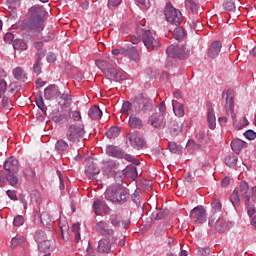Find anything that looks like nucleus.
<instances>
[{
	"mask_svg": "<svg viewBox=\"0 0 256 256\" xmlns=\"http://www.w3.org/2000/svg\"><path fill=\"white\" fill-rule=\"evenodd\" d=\"M222 99L224 101V107L227 113H229L230 111L231 119L236 129L238 131H241V129H245V127L249 125V120H247V117H242L239 123H237V116L235 115V102H234L233 94L229 91H226V92L224 91L222 92Z\"/></svg>",
	"mask_w": 256,
	"mask_h": 256,
	"instance_id": "1",
	"label": "nucleus"
},
{
	"mask_svg": "<svg viewBox=\"0 0 256 256\" xmlns=\"http://www.w3.org/2000/svg\"><path fill=\"white\" fill-rule=\"evenodd\" d=\"M104 197L107 201H111V203L123 205L129 199V192L120 185H112L106 189Z\"/></svg>",
	"mask_w": 256,
	"mask_h": 256,
	"instance_id": "2",
	"label": "nucleus"
},
{
	"mask_svg": "<svg viewBox=\"0 0 256 256\" xmlns=\"http://www.w3.org/2000/svg\"><path fill=\"white\" fill-rule=\"evenodd\" d=\"M230 201L233 207H239L241 201H244L245 205H249L251 201L249 184L245 181L240 182L239 186L230 195Z\"/></svg>",
	"mask_w": 256,
	"mask_h": 256,
	"instance_id": "3",
	"label": "nucleus"
},
{
	"mask_svg": "<svg viewBox=\"0 0 256 256\" xmlns=\"http://www.w3.org/2000/svg\"><path fill=\"white\" fill-rule=\"evenodd\" d=\"M96 66L100 68L102 73L109 79L110 81H123L125 80V75L123 72L117 70L111 63L107 60L98 59L95 61Z\"/></svg>",
	"mask_w": 256,
	"mask_h": 256,
	"instance_id": "4",
	"label": "nucleus"
},
{
	"mask_svg": "<svg viewBox=\"0 0 256 256\" xmlns=\"http://www.w3.org/2000/svg\"><path fill=\"white\" fill-rule=\"evenodd\" d=\"M85 127L81 124H71L66 132V139L72 145H79L85 140Z\"/></svg>",
	"mask_w": 256,
	"mask_h": 256,
	"instance_id": "5",
	"label": "nucleus"
},
{
	"mask_svg": "<svg viewBox=\"0 0 256 256\" xmlns=\"http://www.w3.org/2000/svg\"><path fill=\"white\" fill-rule=\"evenodd\" d=\"M106 153L109 157H115L116 159H125V161H128L129 163H133V165H140L141 162L137 160L135 157L125 154L123 149L109 145L106 147Z\"/></svg>",
	"mask_w": 256,
	"mask_h": 256,
	"instance_id": "6",
	"label": "nucleus"
},
{
	"mask_svg": "<svg viewBox=\"0 0 256 256\" xmlns=\"http://www.w3.org/2000/svg\"><path fill=\"white\" fill-rule=\"evenodd\" d=\"M166 53L172 59H187L191 55V49L185 45L172 44L166 49Z\"/></svg>",
	"mask_w": 256,
	"mask_h": 256,
	"instance_id": "7",
	"label": "nucleus"
},
{
	"mask_svg": "<svg viewBox=\"0 0 256 256\" xmlns=\"http://www.w3.org/2000/svg\"><path fill=\"white\" fill-rule=\"evenodd\" d=\"M208 225L209 227H214V229L218 231V233H227V231H229V229L233 227V223L227 221L223 217L217 218V216L215 215H212L209 218Z\"/></svg>",
	"mask_w": 256,
	"mask_h": 256,
	"instance_id": "8",
	"label": "nucleus"
},
{
	"mask_svg": "<svg viewBox=\"0 0 256 256\" xmlns=\"http://www.w3.org/2000/svg\"><path fill=\"white\" fill-rule=\"evenodd\" d=\"M165 17L171 25H181V23H183V14L175 7H172L171 4L166 5Z\"/></svg>",
	"mask_w": 256,
	"mask_h": 256,
	"instance_id": "9",
	"label": "nucleus"
},
{
	"mask_svg": "<svg viewBox=\"0 0 256 256\" xmlns=\"http://www.w3.org/2000/svg\"><path fill=\"white\" fill-rule=\"evenodd\" d=\"M142 41L146 49L149 51H155V49H159V47H161V42L153 37L151 30H144L142 33Z\"/></svg>",
	"mask_w": 256,
	"mask_h": 256,
	"instance_id": "10",
	"label": "nucleus"
},
{
	"mask_svg": "<svg viewBox=\"0 0 256 256\" xmlns=\"http://www.w3.org/2000/svg\"><path fill=\"white\" fill-rule=\"evenodd\" d=\"M127 140L129 141L131 147L133 149H137L138 151L141 149H147V142L139 133L132 132L127 135Z\"/></svg>",
	"mask_w": 256,
	"mask_h": 256,
	"instance_id": "11",
	"label": "nucleus"
},
{
	"mask_svg": "<svg viewBox=\"0 0 256 256\" xmlns=\"http://www.w3.org/2000/svg\"><path fill=\"white\" fill-rule=\"evenodd\" d=\"M190 218L194 223H206L207 222V210L203 206H197L190 212Z\"/></svg>",
	"mask_w": 256,
	"mask_h": 256,
	"instance_id": "12",
	"label": "nucleus"
},
{
	"mask_svg": "<svg viewBox=\"0 0 256 256\" xmlns=\"http://www.w3.org/2000/svg\"><path fill=\"white\" fill-rule=\"evenodd\" d=\"M148 125H151L154 129H165V125H167V121H165V114H152L148 119Z\"/></svg>",
	"mask_w": 256,
	"mask_h": 256,
	"instance_id": "13",
	"label": "nucleus"
},
{
	"mask_svg": "<svg viewBox=\"0 0 256 256\" xmlns=\"http://www.w3.org/2000/svg\"><path fill=\"white\" fill-rule=\"evenodd\" d=\"M44 23L45 20L28 18L27 22L25 23V27L28 29V31H32V33H41V31L45 29Z\"/></svg>",
	"mask_w": 256,
	"mask_h": 256,
	"instance_id": "14",
	"label": "nucleus"
},
{
	"mask_svg": "<svg viewBox=\"0 0 256 256\" xmlns=\"http://www.w3.org/2000/svg\"><path fill=\"white\" fill-rule=\"evenodd\" d=\"M136 105L139 111H151L153 109V100L144 94H140L136 97Z\"/></svg>",
	"mask_w": 256,
	"mask_h": 256,
	"instance_id": "15",
	"label": "nucleus"
},
{
	"mask_svg": "<svg viewBox=\"0 0 256 256\" xmlns=\"http://www.w3.org/2000/svg\"><path fill=\"white\" fill-rule=\"evenodd\" d=\"M46 15L47 12L45 11V8L40 5H34L28 10V19H38L45 21Z\"/></svg>",
	"mask_w": 256,
	"mask_h": 256,
	"instance_id": "16",
	"label": "nucleus"
},
{
	"mask_svg": "<svg viewBox=\"0 0 256 256\" xmlns=\"http://www.w3.org/2000/svg\"><path fill=\"white\" fill-rule=\"evenodd\" d=\"M95 230L99 235H102L103 237H113V235H115V231L109 228V223L103 220L96 223Z\"/></svg>",
	"mask_w": 256,
	"mask_h": 256,
	"instance_id": "17",
	"label": "nucleus"
},
{
	"mask_svg": "<svg viewBox=\"0 0 256 256\" xmlns=\"http://www.w3.org/2000/svg\"><path fill=\"white\" fill-rule=\"evenodd\" d=\"M99 173H101L99 166H97L92 159H89L85 168L86 177H88V179H95L96 175H99Z\"/></svg>",
	"mask_w": 256,
	"mask_h": 256,
	"instance_id": "18",
	"label": "nucleus"
},
{
	"mask_svg": "<svg viewBox=\"0 0 256 256\" xmlns=\"http://www.w3.org/2000/svg\"><path fill=\"white\" fill-rule=\"evenodd\" d=\"M7 92V82L5 80H0V99H2V105L5 109H11V98L5 93Z\"/></svg>",
	"mask_w": 256,
	"mask_h": 256,
	"instance_id": "19",
	"label": "nucleus"
},
{
	"mask_svg": "<svg viewBox=\"0 0 256 256\" xmlns=\"http://www.w3.org/2000/svg\"><path fill=\"white\" fill-rule=\"evenodd\" d=\"M4 169L11 175H14V173H19V160H17L15 157L6 159L4 162Z\"/></svg>",
	"mask_w": 256,
	"mask_h": 256,
	"instance_id": "20",
	"label": "nucleus"
},
{
	"mask_svg": "<svg viewBox=\"0 0 256 256\" xmlns=\"http://www.w3.org/2000/svg\"><path fill=\"white\" fill-rule=\"evenodd\" d=\"M222 47L223 44L221 43V41L216 40L212 42L207 52L208 59H216V57H219V53H221Z\"/></svg>",
	"mask_w": 256,
	"mask_h": 256,
	"instance_id": "21",
	"label": "nucleus"
},
{
	"mask_svg": "<svg viewBox=\"0 0 256 256\" xmlns=\"http://www.w3.org/2000/svg\"><path fill=\"white\" fill-rule=\"evenodd\" d=\"M92 209L95 215H101L103 211H107V209H109V206H107V202H105L103 198H97L93 202Z\"/></svg>",
	"mask_w": 256,
	"mask_h": 256,
	"instance_id": "22",
	"label": "nucleus"
},
{
	"mask_svg": "<svg viewBox=\"0 0 256 256\" xmlns=\"http://www.w3.org/2000/svg\"><path fill=\"white\" fill-rule=\"evenodd\" d=\"M207 123L209 129H215L217 127V118L215 117V110L211 103L207 104Z\"/></svg>",
	"mask_w": 256,
	"mask_h": 256,
	"instance_id": "23",
	"label": "nucleus"
},
{
	"mask_svg": "<svg viewBox=\"0 0 256 256\" xmlns=\"http://www.w3.org/2000/svg\"><path fill=\"white\" fill-rule=\"evenodd\" d=\"M44 97L51 101V99H56V97H61V92L59 91V87L53 84L45 88Z\"/></svg>",
	"mask_w": 256,
	"mask_h": 256,
	"instance_id": "24",
	"label": "nucleus"
},
{
	"mask_svg": "<svg viewBox=\"0 0 256 256\" xmlns=\"http://www.w3.org/2000/svg\"><path fill=\"white\" fill-rule=\"evenodd\" d=\"M71 148V144L67 143L64 139H59L55 144V151L59 153V155H63V153L69 151Z\"/></svg>",
	"mask_w": 256,
	"mask_h": 256,
	"instance_id": "25",
	"label": "nucleus"
},
{
	"mask_svg": "<svg viewBox=\"0 0 256 256\" xmlns=\"http://www.w3.org/2000/svg\"><path fill=\"white\" fill-rule=\"evenodd\" d=\"M168 129L172 137H177L183 131V125H180L176 120H172L168 125Z\"/></svg>",
	"mask_w": 256,
	"mask_h": 256,
	"instance_id": "26",
	"label": "nucleus"
},
{
	"mask_svg": "<svg viewBox=\"0 0 256 256\" xmlns=\"http://www.w3.org/2000/svg\"><path fill=\"white\" fill-rule=\"evenodd\" d=\"M111 247H112V244H111V241H109V239L107 238H104V239H101L99 242H98V253H111Z\"/></svg>",
	"mask_w": 256,
	"mask_h": 256,
	"instance_id": "27",
	"label": "nucleus"
},
{
	"mask_svg": "<svg viewBox=\"0 0 256 256\" xmlns=\"http://www.w3.org/2000/svg\"><path fill=\"white\" fill-rule=\"evenodd\" d=\"M245 147H247V143L241 139H234L231 142V149L236 153V155H239Z\"/></svg>",
	"mask_w": 256,
	"mask_h": 256,
	"instance_id": "28",
	"label": "nucleus"
},
{
	"mask_svg": "<svg viewBox=\"0 0 256 256\" xmlns=\"http://www.w3.org/2000/svg\"><path fill=\"white\" fill-rule=\"evenodd\" d=\"M123 175L127 177V179H137L139 177V173L137 172V167L133 165H128L124 170H123Z\"/></svg>",
	"mask_w": 256,
	"mask_h": 256,
	"instance_id": "29",
	"label": "nucleus"
},
{
	"mask_svg": "<svg viewBox=\"0 0 256 256\" xmlns=\"http://www.w3.org/2000/svg\"><path fill=\"white\" fill-rule=\"evenodd\" d=\"M172 107H173V111H174V114L176 115V117H184L185 116V106L181 102H179L177 100H173Z\"/></svg>",
	"mask_w": 256,
	"mask_h": 256,
	"instance_id": "30",
	"label": "nucleus"
},
{
	"mask_svg": "<svg viewBox=\"0 0 256 256\" xmlns=\"http://www.w3.org/2000/svg\"><path fill=\"white\" fill-rule=\"evenodd\" d=\"M124 57H128L131 61H139V52L135 47L124 48Z\"/></svg>",
	"mask_w": 256,
	"mask_h": 256,
	"instance_id": "31",
	"label": "nucleus"
},
{
	"mask_svg": "<svg viewBox=\"0 0 256 256\" xmlns=\"http://www.w3.org/2000/svg\"><path fill=\"white\" fill-rule=\"evenodd\" d=\"M12 74L14 79L17 81H27V72H25V70L19 66L12 70Z\"/></svg>",
	"mask_w": 256,
	"mask_h": 256,
	"instance_id": "32",
	"label": "nucleus"
},
{
	"mask_svg": "<svg viewBox=\"0 0 256 256\" xmlns=\"http://www.w3.org/2000/svg\"><path fill=\"white\" fill-rule=\"evenodd\" d=\"M88 115L93 121H99L103 117V112L98 106H93L89 109Z\"/></svg>",
	"mask_w": 256,
	"mask_h": 256,
	"instance_id": "33",
	"label": "nucleus"
},
{
	"mask_svg": "<svg viewBox=\"0 0 256 256\" xmlns=\"http://www.w3.org/2000/svg\"><path fill=\"white\" fill-rule=\"evenodd\" d=\"M129 125L131 129H141L143 127V120L137 116H130Z\"/></svg>",
	"mask_w": 256,
	"mask_h": 256,
	"instance_id": "34",
	"label": "nucleus"
},
{
	"mask_svg": "<svg viewBox=\"0 0 256 256\" xmlns=\"http://www.w3.org/2000/svg\"><path fill=\"white\" fill-rule=\"evenodd\" d=\"M187 33L185 32V28L178 26L173 31V37L176 41H181V39H185Z\"/></svg>",
	"mask_w": 256,
	"mask_h": 256,
	"instance_id": "35",
	"label": "nucleus"
},
{
	"mask_svg": "<svg viewBox=\"0 0 256 256\" xmlns=\"http://www.w3.org/2000/svg\"><path fill=\"white\" fill-rule=\"evenodd\" d=\"M40 219H41V223L45 227H51V225H53V218L47 212H42V214L40 215Z\"/></svg>",
	"mask_w": 256,
	"mask_h": 256,
	"instance_id": "36",
	"label": "nucleus"
},
{
	"mask_svg": "<svg viewBox=\"0 0 256 256\" xmlns=\"http://www.w3.org/2000/svg\"><path fill=\"white\" fill-rule=\"evenodd\" d=\"M38 249L42 253H49V251H51V240L46 238L44 241L40 242Z\"/></svg>",
	"mask_w": 256,
	"mask_h": 256,
	"instance_id": "37",
	"label": "nucleus"
},
{
	"mask_svg": "<svg viewBox=\"0 0 256 256\" xmlns=\"http://www.w3.org/2000/svg\"><path fill=\"white\" fill-rule=\"evenodd\" d=\"M121 130L119 127H111L109 130L106 132V137L108 139H117V136L120 135Z\"/></svg>",
	"mask_w": 256,
	"mask_h": 256,
	"instance_id": "38",
	"label": "nucleus"
},
{
	"mask_svg": "<svg viewBox=\"0 0 256 256\" xmlns=\"http://www.w3.org/2000/svg\"><path fill=\"white\" fill-rule=\"evenodd\" d=\"M37 107L44 113V115H47V106L45 105V102L43 101V96L37 95L35 98Z\"/></svg>",
	"mask_w": 256,
	"mask_h": 256,
	"instance_id": "39",
	"label": "nucleus"
},
{
	"mask_svg": "<svg viewBox=\"0 0 256 256\" xmlns=\"http://www.w3.org/2000/svg\"><path fill=\"white\" fill-rule=\"evenodd\" d=\"M13 47L16 51H27V44L22 39L15 40Z\"/></svg>",
	"mask_w": 256,
	"mask_h": 256,
	"instance_id": "40",
	"label": "nucleus"
},
{
	"mask_svg": "<svg viewBox=\"0 0 256 256\" xmlns=\"http://www.w3.org/2000/svg\"><path fill=\"white\" fill-rule=\"evenodd\" d=\"M211 207H212V213H219L221 209H223L221 200L217 198H212Z\"/></svg>",
	"mask_w": 256,
	"mask_h": 256,
	"instance_id": "41",
	"label": "nucleus"
},
{
	"mask_svg": "<svg viewBox=\"0 0 256 256\" xmlns=\"http://www.w3.org/2000/svg\"><path fill=\"white\" fill-rule=\"evenodd\" d=\"M143 33L144 30L143 29H137V36H131V43H133V45H138L139 43H141V41H143Z\"/></svg>",
	"mask_w": 256,
	"mask_h": 256,
	"instance_id": "42",
	"label": "nucleus"
},
{
	"mask_svg": "<svg viewBox=\"0 0 256 256\" xmlns=\"http://www.w3.org/2000/svg\"><path fill=\"white\" fill-rule=\"evenodd\" d=\"M238 158L235 155H228L225 157L224 163L228 167H235L237 165Z\"/></svg>",
	"mask_w": 256,
	"mask_h": 256,
	"instance_id": "43",
	"label": "nucleus"
},
{
	"mask_svg": "<svg viewBox=\"0 0 256 256\" xmlns=\"http://www.w3.org/2000/svg\"><path fill=\"white\" fill-rule=\"evenodd\" d=\"M22 243H25V237L21 235H16L14 238L11 240V247L15 249V247H19Z\"/></svg>",
	"mask_w": 256,
	"mask_h": 256,
	"instance_id": "44",
	"label": "nucleus"
},
{
	"mask_svg": "<svg viewBox=\"0 0 256 256\" xmlns=\"http://www.w3.org/2000/svg\"><path fill=\"white\" fill-rule=\"evenodd\" d=\"M186 7H189L190 11H192L194 15L199 13V5L193 0H186Z\"/></svg>",
	"mask_w": 256,
	"mask_h": 256,
	"instance_id": "45",
	"label": "nucleus"
},
{
	"mask_svg": "<svg viewBox=\"0 0 256 256\" xmlns=\"http://www.w3.org/2000/svg\"><path fill=\"white\" fill-rule=\"evenodd\" d=\"M23 175L28 181H31L35 179V169L27 167L23 170Z\"/></svg>",
	"mask_w": 256,
	"mask_h": 256,
	"instance_id": "46",
	"label": "nucleus"
},
{
	"mask_svg": "<svg viewBox=\"0 0 256 256\" xmlns=\"http://www.w3.org/2000/svg\"><path fill=\"white\" fill-rule=\"evenodd\" d=\"M34 239L38 243V245H40L41 243H43V241H46L47 234H45V232H43L42 230H38L35 233Z\"/></svg>",
	"mask_w": 256,
	"mask_h": 256,
	"instance_id": "47",
	"label": "nucleus"
},
{
	"mask_svg": "<svg viewBox=\"0 0 256 256\" xmlns=\"http://www.w3.org/2000/svg\"><path fill=\"white\" fill-rule=\"evenodd\" d=\"M71 95L69 94H62L60 97V105H65L66 107H69V105L71 104Z\"/></svg>",
	"mask_w": 256,
	"mask_h": 256,
	"instance_id": "48",
	"label": "nucleus"
},
{
	"mask_svg": "<svg viewBox=\"0 0 256 256\" xmlns=\"http://www.w3.org/2000/svg\"><path fill=\"white\" fill-rule=\"evenodd\" d=\"M168 148L171 153H181L182 147L180 145H177L175 142H169Z\"/></svg>",
	"mask_w": 256,
	"mask_h": 256,
	"instance_id": "49",
	"label": "nucleus"
},
{
	"mask_svg": "<svg viewBox=\"0 0 256 256\" xmlns=\"http://www.w3.org/2000/svg\"><path fill=\"white\" fill-rule=\"evenodd\" d=\"M31 202L35 203L36 205H41L42 203L41 193H39L38 191H34L31 194Z\"/></svg>",
	"mask_w": 256,
	"mask_h": 256,
	"instance_id": "50",
	"label": "nucleus"
},
{
	"mask_svg": "<svg viewBox=\"0 0 256 256\" xmlns=\"http://www.w3.org/2000/svg\"><path fill=\"white\" fill-rule=\"evenodd\" d=\"M34 47L38 51V57L43 59V57H45V50H43V42H36L34 44Z\"/></svg>",
	"mask_w": 256,
	"mask_h": 256,
	"instance_id": "51",
	"label": "nucleus"
},
{
	"mask_svg": "<svg viewBox=\"0 0 256 256\" xmlns=\"http://www.w3.org/2000/svg\"><path fill=\"white\" fill-rule=\"evenodd\" d=\"M60 230L62 237L65 238V235L69 233V224L67 221H64L63 223L60 222Z\"/></svg>",
	"mask_w": 256,
	"mask_h": 256,
	"instance_id": "52",
	"label": "nucleus"
},
{
	"mask_svg": "<svg viewBox=\"0 0 256 256\" xmlns=\"http://www.w3.org/2000/svg\"><path fill=\"white\" fill-rule=\"evenodd\" d=\"M131 107H133L131 102L129 101L124 102L121 108V113H123V115H129V111H131Z\"/></svg>",
	"mask_w": 256,
	"mask_h": 256,
	"instance_id": "53",
	"label": "nucleus"
},
{
	"mask_svg": "<svg viewBox=\"0 0 256 256\" xmlns=\"http://www.w3.org/2000/svg\"><path fill=\"white\" fill-rule=\"evenodd\" d=\"M65 119H67V113L65 112L52 117V121H54V123H61V121H65Z\"/></svg>",
	"mask_w": 256,
	"mask_h": 256,
	"instance_id": "54",
	"label": "nucleus"
},
{
	"mask_svg": "<svg viewBox=\"0 0 256 256\" xmlns=\"http://www.w3.org/2000/svg\"><path fill=\"white\" fill-rule=\"evenodd\" d=\"M110 223L113 225V227H119L121 225V218L116 214L111 215Z\"/></svg>",
	"mask_w": 256,
	"mask_h": 256,
	"instance_id": "55",
	"label": "nucleus"
},
{
	"mask_svg": "<svg viewBox=\"0 0 256 256\" xmlns=\"http://www.w3.org/2000/svg\"><path fill=\"white\" fill-rule=\"evenodd\" d=\"M41 57L37 58V61L35 62V64L33 65V71L34 73H36V75H41Z\"/></svg>",
	"mask_w": 256,
	"mask_h": 256,
	"instance_id": "56",
	"label": "nucleus"
},
{
	"mask_svg": "<svg viewBox=\"0 0 256 256\" xmlns=\"http://www.w3.org/2000/svg\"><path fill=\"white\" fill-rule=\"evenodd\" d=\"M6 179L7 181H9L10 185H12V187H15V185H17V183H19V179L17 178V176H13L11 174L6 175Z\"/></svg>",
	"mask_w": 256,
	"mask_h": 256,
	"instance_id": "57",
	"label": "nucleus"
},
{
	"mask_svg": "<svg viewBox=\"0 0 256 256\" xmlns=\"http://www.w3.org/2000/svg\"><path fill=\"white\" fill-rule=\"evenodd\" d=\"M244 137H246V139L249 141H253L256 138V132L253 130H247L244 132Z\"/></svg>",
	"mask_w": 256,
	"mask_h": 256,
	"instance_id": "58",
	"label": "nucleus"
},
{
	"mask_svg": "<svg viewBox=\"0 0 256 256\" xmlns=\"http://www.w3.org/2000/svg\"><path fill=\"white\" fill-rule=\"evenodd\" d=\"M120 3H123V0H108V7L115 9V7H119Z\"/></svg>",
	"mask_w": 256,
	"mask_h": 256,
	"instance_id": "59",
	"label": "nucleus"
},
{
	"mask_svg": "<svg viewBox=\"0 0 256 256\" xmlns=\"http://www.w3.org/2000/svg\"><path fill=\"white\" fill-rule=\"evenodd\" d=\"M69 117L73 119V121H81V113H79V111L70 112Z\"/></svg>",
	"mask_w": 256,
	"mask_h": 256,
	"instance_id": "60",
	"label": "nucleus"
},
{
	"mask_svg": "<svg viewBox=\"0 0 256 256\" xmlns=\"http://www.w3.org/2000/svg\"><path fill=\"white\" fill-rule=\"evenodd\" d=\"M140 195H141V190L137 189L133 194H132V201L136 203V205H139L140 201Z\"/></svg>",
	"mask_w": 256,
	"mask_h": 256,
	"instance_id": "61",
	"label": "nucleus"
},
{
	"mask_svg": "<svg viewBox=\"0 0 256 256\" xmlns=\"http://www.w3.org/2000/svg\"><path fill=\"white\" fill-rule=\"evenodd\" d=\"M15 227H21V225H23V223H25V219L23 218V216H16L14 218L13 221Z\"/></svg>",
	"mask_w": 256,
	"mask_h": 256,
	"instance_id": "62",
	"label": "nucleus"
},
{
	"mask_svg": "<svg viewBox=\"0 0 256 256\" xmlns=\"http://www.w3.org/2000/svg\"><path fill=\"white\" fill-rule=\"evenodd\" d=\"M224 8L226 11H234L235 10V2L233 0H229L224 4Z\"/></svg>",
	"mask_w": 256,
	"mask_h": 256,
	"instance_id": "63",
	"label": "nucleus"
},
{
	"mask_svg": "<svg viewBox=\"0 0 256 256\" xmlns=\"http://www.w3.org/2000/svg\"><path fill=\"white\" fill-rule=\"evenodd\" d=\"M6 195L11 199V201H17V193L15 190H8L6 191Z\"/></svg>",
	"mask_w": 256,
	"mask_h": 256,
	"instance_id": "64",
	"label": "nucleus"
}]
</instances>
